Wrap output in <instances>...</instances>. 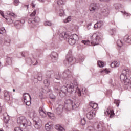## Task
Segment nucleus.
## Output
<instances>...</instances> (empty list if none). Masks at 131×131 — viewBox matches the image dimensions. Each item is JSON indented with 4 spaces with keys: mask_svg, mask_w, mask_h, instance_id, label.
Here are the masks:
<instances>
[{
    "mask_svg": "<svg viewBox=\"0 0 131 131\" xmlns=\"http://www.w3.org/2000/svg\"><path fill=\"white\" fill-rule=\"evenodd\" d=\"M24 103L26 104L27 106H30L31 105V99L25 101Z\"/></svg>",
    "mask_w": 131,
    "mask_h": 131,
    "instance_id": "c03bdc74",
    "label": "nucleus"
},
{
    "mask_svg": "<svg viewBox=\"0 0 131 131\" xmlns=\"http://www.w3.org/2000/svg\"><path fill=\"white\" fill-rule=\"evenodd\" d=\"M14 130L15 131H23L19 127H15Z\"/></svg>",
    "mask_w": 131,
    "mask_h": 131,
    "instance_id": "bf43d9fd",
    "label": "nucleus"
},
{
    "mask_svg": "<svg viewBox=\"0 0 131 131\" xmlns=\"http://www.w3.org/2000/svg\"><path fill=\"white\" fill-rule=\"evenodd\" d=\"M95 130L103 131L105 130V124L103 123H97L95 124Z\"/></svg>",
    "mask_w": 131,
    "mask_h": 131,
    "instance_id": "f8f14e48",
    "label": "nucleus"
},
{
    "mask_svg": "<svg viewBox=\"0 0 131 131\" xmlns=\"http://www.w3.org/2000/svg\"><path fill=\"white\" fill-rule=\"evenodd\" d=\"M47 115H48V116H49V117H53L54 114H53L51 112H48L47 113Z\"/></svg>",
    "mask_w": 131,
    "mask_h": 131,
    "instance_id": "4d7b16f0",
    "label": "nucleus"
},
{
    "mask_svg": "<svg viewBox=\"0 0 131 131\" xmlns=\"http://www.w3.org/2000/svg\"><path fill=\"white\" fill-rule=\"evenodd\" d=\"M90 106L93 109H97L98 108V104L94 102H91L90 103Z\"/></svg>",
    "mask_w": 131,
    "mask_h": 131,
    "instance_id": "2f4dec72",
    "label": "nucleus"
},
{
    "mask_svg": "<svg viewBox=\"0 0 131 131\" xmlns=\"http://www.w3.org/2000/svg\"><path fill=\"white\" fill-rule=\"evenodd\" d=\"M63 109H64V106L59 105V107L56 108V111L57 114H61V113L63 112Z\"/></svg>",
    "mask_w": 131,
    "mask_h": 131,
    "instance_id": "cd10ccee",
    "label": "nucleus"
},
{
    "mask_svg": "<svg viewBox=\"0 0 131 131\" xmlns=\"http://www.w3.org/2000/svg\"><path fill=\"white\" fill-rule=\"evenodd\" d=\"M114 103H115V104H116V106H117L118 107H119V104L120 103V101H119V100H118L115 99V100H114Z\"/></svg>",
    "mask_w": 131,
    "mask_h": 131,
    "instance_id": "09e8293b",
    "label": "nucleus"
},
{
    "mask_svg": "<svg viewBox=\"0 0 131 131\" xmlns=\"http://www.w3.org/2000/svg\"><path fill=\"white\" fill-rule=\"evenodd\" d=\"M78 36L76 34H73L71 36H69L68 37V41L71 46H73L74 45H75V42H76V41L77 39H78Z\"/></svg>",
    "mask_w": 131,
    "mask_h": 131,
    "instance_id": "1a4fd4ad",
    "label": "nucleus"
},
{
    "mask_svg": "<svg viewBox=\"0 0 131 131\" xmlns=\"http://www.w3.org/2000/svg\"><path fill=\"white\" fill-rule=\"evenodd\" d=\"M3 119L5 123H8L9 120H10V116L7 113L3 114Z\"/></svg>",
    "mask_w": 131,
    "mask_h": 131,
    "instance_id": "412c9836",
    "label": "nucleus"
},
{
    "mask_svg": "<svg viewBox=\"0 0 131 131\" xmlns=\"http://www.w3.org/2000/svg\"><path fill=\"white\" fill-rule=\"evenodd\" d=\"M86 123L85 119L83 118L81 120V124L82 125H84Z\"/></svg>",
    "mask_w": 131,
    "mask_h": 131,
    "instance_id": "864d4df0",
    "label": "nucleus"
},
{
    "mask_svg": "<svg viewBox=\"0 0 131 131\" xmlns=\"http://www.w3.org/2000/svg\"><path fill=\"white\" fill-rule=\"evenodd\" d=\"M120 63L119 61H114L111 64V67L112 68H115V67H119Z\"/></svg>",
    "mask_w": 131,
    "mask_h": 131,
    "instance_id": "c85d7f7f",
    "label": "nucleus"
},
{
    "mask_svg": "<svg viewBox=\"0 0 131 131\" xmlns=\"http://www.w3.org/2000/svg\"><path fill=\"white\" fill-rule=\"evenodd\" d=\"M0 14L3 18H5V19H6V20H7L8 24H12V23H13L14 19H15V18H16V17H17V15L16 14H15L14 13H12V12H11L9 11L7 12V14L9 17L8 18L5 17V16H4V12H3L2 11H0Z\"/></svg>",
    "mask_w": 131,
    "mask_h": 131,
    "instance_id": "39448f33",
    "label": "nucleus"
},
{
    "mask_svg": "<svg viewBox=\"0 0 131 131\" xmlns=\"http://www.w3.org/2000/svg\"><path fill=\"white\" fill-rule=\"evenodd\" d=\"M6 32V30L5 28H0V34H4Z\"/></svg>",
    "mask_w": 131,
    "mask_h": 131,
    "instance_id": "49530a36",
    "label": "nucleus"
},
{
    "mask_svg": "<svg viewBox=\"0 0 131 131\" xmlns=\"http://www.w3.org/2000/svg\"><path fill=\"white\" fill-rule=\"evenodd\" d=\"M59 55L58 53L56 52H52L50 54V58H51V60L52 62H57V60H58Z\"/></svg>",
    "mask_w": 131,
    "mask_h": 131,
    "instance_id": "2eb2a0df",
    "label": "nucleus"
},
{
    "mask_svg": "<svg viewBox=\"0 0 131 131\" xmlns=\"http://www.w3.org/2000/svg\"><path fill=\"white\" fill-rule=\"evenodd\" d=\"M31 6H32V8H35V5H34V3L33 2H32L31 3Z\"/></svg>",
    "mask_w": 131,
    "mask_h": 131,
    "instance_id": "69168bd1",
    "label": "nucleus"
},
{
    "mask_svg": "<svg viewBox=\"0 0 131 131\" xmlns=\"http://www.w3.org/2000/svg\"><path fill=\"white\" fill-rule=\"evenodd\" d=\"M123 45V43L122 42L121 40H117V45L118 46V47H119V48H121V47H122Z\"/></svg>",
    "mask_w": 131,
    "mask_h": 131,
    "instance_id": "a19ab883",
    "label": "nucleus"
},
{
    "mask_svg": "<svg viewBox=\"0 0 131 131\" xmlns=\"http://www.w3.org/2000/svg\"><path fill=\"white\" fill-rule=\"evenodd\" d=\"M39 97H40V99H42V93L40 94Z\"/></svg>",
    "mask_w": 131,
    "mask_h": 131,
    "instance_id": "338daca9",
    "label": "nucleus"
},
{
    "mask_svg": "<svg viewBox=\"0 0 131 131\" xmlns=\"http://www.w3.org/2000/svg\"><path fill=\"white\" fill-rule=\"evenodd\" d=\"M55 129H57V130L59 131H65V129L63 128V127H61V125L58 124L55 126Z\"/></svg>",
    "mask_w": 131,
    "mask_h": 131,
    "instance_id": "f704fd0d",
    "label": "nucleus"
},
{
    "mask_svg": "<svg viewBox=\"0 0 131 131\" xmlns=\"http://www.w3.org/2000/svg\"><path fill=\"white\" fill-rule=\"evenodd\" d=\"M14 3L15 6H18V4L19 3V0H15Z\"/></svg>",
    "mask_w": 131,
    "mask_h": 131,
    "instance_id": "680f3d73",
    "label": "nucleus"
},
{
    "mask_svg": "<svg viewBox=\"0 0 131 131\" xmlns=\"http://www.w3.org/2000/svg\"><path fill=\"white\" fill-rule=\"evenodd\" d=\"M101 13L102 16L106 17L107 15H109L110 11L109 8L107 6H104L101 9Z\"/></svg>",
    "mask_w": 131,
    "mask_h": 131,
    "instance_id": "dca6fc26",
    "label": "nucleus"
},
{
    "mask_svg": "<svg viewBox=\"0 0 131 131\" xmlns=\"http://www.w3.org/2000/svg\"><path fill=\"white\" fill-rule=\"evenodd\" d=\"M49 97L50 98V99H52V100L56 99V96L54 94H53V93L50 94Z\"/></svg>",
    "mask_w": 131,
    "mask_h": 131,
    "instance_id": "8fccbe9b",
    "label": "nucleus"
},
{
    "mask_svg": "<svg viewBox=\"0 0 131 131\" xmlns=\"http://www.w3.org/2000/svg\"><path fill=\"white\" fill-rule=\"evenodd\" d=\"M82 43H83L84 45H85L86 46H89L90 45V41H85V40H82Z\"/></svg>",
    "mask_w": 131,
    "mask_h": 131,
    "instance_id": "de8ad7c7",
    "label": "nucleus"
},
{
    "mask_svg": "<svg viewBox=\"0 0 131 131\" xmlns=\"http://www.w3.org/2000/svg\"><path fill=\"white\" fill-rule=\"evenodd\" d=\"M68 37H69V36L66 32H63L59 34V38L60 40H66V39H68Z\"/></svg>",
    "mask_w": 131,
    "mask_h": 131,
    "instance_id": "6ab92c4d",
    "label": "nucleus"
},
{
    "mask_svg": "<svg viewBox=\"0 0 131 131\" xmlns=\"http://www.w3.org/2000/svg\"><path fill=\"white\" fill-rule=\"evenodd\" d=\"M11 42V39L10 38H8L5 37L4 39V43L6 46H10V43Z\"/></svg>",
    "mask_w": 131,
    "mask_h": 131,
    "instance_id": "473e14b6",
    "label": "nucleus"
},
{
    "mask_svg": "<svg viewBox=\"0 0 131 131\" xmlns=\"http://www.w3.org/2000/svg\"><path fill=\"white\" fill-rule=\"evenodd\" d=\"M74 84L75 85V88L76 89V92L78 94V97H85V95H86V93H88V90H86V89L83 88L81 90L78 86V83H77V81L76 80H74Z\"/></svg>",
    "mask_w": 131,
    "mask_h": 131,
    "instance_id": "20e7f679",
    "label": "nucleus"
},
{
    "mask_svg": "<svg viewBox=\"0 0 131 131\" xmlns=\"http://www.w3.org/2000/svg\"><path fill=\"white\" fill-rule=\"evenodd\" d=\"M86 116L87 118L89 120L93 119L95 116H96V110H92L90 112H89Z\"/></svg>",
    "mask_w": 131,
    "mask_h": 131,
    "instance_id": "4468645a",
    "label": "nucleus"
},
{
    "mask_svg": "<svg viewBox=\"0 0 131 131\" xmlns=\"http://www.w3.org/2000/svg\"><path fill=\"white\" fill-rule=\"evenodd\" d=\"M26 62L30 65V66H31V65H34V66H35V65H37L38 62L37 61H36L35 59H31L30 58H27L26 59Z\"/></svg>",
    "mask_w": 131,
    "mask_h": 131,
    "instance_id": "f3484780",
    "label": "nucleus"
},
{
    "mask_svg": "<svg viewBox=\"0 0 131 131\" xmlns=\"http://www.w3.org/2000/svg\"><path fill=\"white\" fill-rule=\"evenodd\" d=\"M110 32L111 35H113V34H115V33H116V31L115 30H111L110 31Z\"/></svg>",
    "mask_w": 131,
    "mask_h": 131,
    "instance_id": "5fc2aeb1",
    "label": "nucleus"
},
{
    "mask_svg": "<svg viewBox=\"0 0 131 131\" xmlns=\"http://www.w3.org/2000/svg\"><path fill=\"white\" fill-rule=\"evenodd\" d=\"M36 78L39 81H41V80H42V74H41V73H38L37 74Z\"/></svg>",
    "mask_w": 131,
    "mask_h": 131,
    "instance_id": "72a5a7b5",
    "label": "nucleus"
},
{
    "mask_svg": "<svg viewBox=\"0 0 131 131\" xmlns=\"http://www.w3.org/2000/svg\"><path fill=\"white\" fill-rule=\"evenodd\" d=\"M17 122L19 125H23L25 127L26 126H30L31 125V122L29 120L26 119L24 117H20L17 118Z\"/></svg>",
    "mask_w": 131,
    "mask_h": 131,
    "instance_id": "423d86ee",
    "label": "nucleus"
},
{
    "mask_svg": "<svg viewBox=\"0 0 131 131\" xmlns=\"http://www.w3.org/2000/svg\"><path fill=\"white\" fill-rule=\"evenodd\" d=\"M4 96V100L8 102L10 101V92L7 90L4 91L3 92Z\"/></svg>",
    "mask_w": 131,
    "mask_h": 131,
    "instance_id": "aec40b11",
    "label": "nucleus"
},
{
    "mask_svg": "<svg viewBox=\"0 0 131 131\" xmlns=\"http://www.w3.org/2000/svg\"><path fill=\"white\" fill-rule=\"evenodd\" d=\"M92 26V23H90L89 24H88L87 25V29L88 30H90V29H91V27Z\"/></svg>",
    "mask_w": 131,
    "mask_h": 131,
    "instance_id": "6e6d98bb",
    "label": "nucleus"
},
{
    "mask_svg": "<svg viewBox=\"0 0 131 131\" xmlns=\"http://www.w3.org/2000/svg\"><path fill=\"white\" fill-rule=\"evenodd\" d=\"M24 54H25V52H23V53H21V56H22L23 57H25V55H24Z\"/></svg>",
    "mask_w": 131,
    "mask_h": 131,
    "instance_id": "774afa93",
    "label": "nucleus"
},
{
    "mask_svg": "<svg viewBox=\"0 0 131 131\" xmlns=\"http://www.w3.org/2000/svg\"><path fill=\"white\" fill-rule=\"evenodd\" d=\"M98 8L99 4L98 3H92L89 7V10L90 12L94 13V12H96L98 10Z\"/></svg>",
    "mask_w": 131,
    "mask_h": 131,
    "instance_id": "ddd939ff",
    "label": "nucleus"
},
{
    "mask_svg": "<svg viewBox=\"0 0 131 131\" xmlns=\"http://www.w3.org/2000/svg\"><path fill=\"white\" fill-rule=\"evenodd\" d=\"M105 114H106V113H107V114H108L109 115V114L110 115V117L111 118H112V117H113V116H114V111L113 110H108L106 112H104Z\"/></svg>",
    "mask_w": 131,
    "mask_h": 131,
    "instance_id": "b1692460",
    "label": "nucleus"
},
{
    "mask_svg": "<svg viewBox=\"0 0 131 131\" xmlns=\"http://www.w3.org/2000/svg\"><path fill=\"white\" fill-rule=\"evenodd\" d=\"M6 63L8 65H12V58L11 57H7L6 59Z\"/></svg>",
    "mask_w": 131,
    "mask_h": 131,
    "instance_id": "ea45409f",
    "label": "nucleus"
},
{
    "mask_svg": "<svg viewBox=\"0 0 131 131\" xmlns=\"http://www.w3.org/2000/svg\"><path fill=\"white\" fill-rule=\"evenodd\" d=\"M75 62L78 63V61H77L75 58L69 56V55H68L67 56V60L64 61V63L66 65H73V64H75Z\"/></svg>",
    "mask_w": 131,
    "mask_h": 131,
    "instance_id": "9d476101",
    "label": "nucleus"
},
{
    "mask_svg": "<svg viewBox=\"0 0 131 131\" xmlns=\"http://www.w3.org/2000/svg\"><path fill=\"white\" fill-rule=\"evenodd\" d=\"M24 22H25L24 20H16L14 22V25L15 26H21L24 24Z\"/></svg>",
    "mask_w": 131,
    "mask_h": 131,
    "instance_id": "393cba45",
    "label": "nucleus"
},
{
    "mask_svg": "<svg viewBox=\"0 0 131 131\" xmlns=\"http://www.w3.org/2000/svg\"><path fill=\"white\" fill-rule=\"evenodd\" d=\"M73 73L71 71H69V69H67L64 71L61 75V77L60 76V74L55 75L54 78L57 79V80H62V79H64V80H72L73 79V77L72 76Z\"/></svg>",
    "mask_w": 131,
    "mask_h": 131,
    "instance_id": "f257e3e1",
    "label": "nucleus"
},
{
    "mask_svg": "<svg viewBox=\"0 0 131 131\" xmlns=\"http://www.w3.org/2000/svg\"><path fill=\"white\" fill-rule=\"evenodd\" d=\"M59 14L60 17H62V16H63L64 15V10L62 9H60L59 10Z\"/></svg>",
    "mask_w": 131,
    "mask_h": 131,
    "instance_id": "a18cd8bd",
    "label": "nucleus"
},
{
    "mask_svg": "<svg viewBox=\"0 0 131 131\" xmlns=\"http://www.w3.org/2000/svg\"><path fill=\"white\" fill-rule=\"evenodd\" d=\"M70 21H71V18L70 17H68L64 20V23H68V22H70Z\"/></svg>",
    "mask_w": 131,
    "mask_h": 131,
    "instance_id": "3c124183",
    "label": "nucleus"
},
{
    "mask_svg": "<svg viewBox=\"0 0 131 131\" xmlns=\"http://www.w3.org/2000/svg\"><path fill=\"white\" fill-rule=\"evenodd\" d=\"M84 58L83 57H80L79 60V62H83Z\"/></svg>",
    "mask_w": 131,
    "mask_h": 131,
    "instance_id": "e2e57ef3",
    "label": "nucleus"
},
{
    "mask_svg": "<svg viewBox=\"0 0 131 131\" xmlns=\"http://www.w3.org/2000/svg\"><path fill=\"white\" fill-rule=\"evenodd\" d=\"M28 115L31 117V118L34 117L35 115V112L33 110H30L28 111Z\"/></svg>",
    "mask_w": 131,
    "mask_h": 131,
    "instance_id": "7c9ffc66",
    "label": "nucleus"
},
{
    "mask_svg": "<svg viewBox=\"0 0 131 131\" xmlns=\"http://www.w3.org/2000/svg\"><path fill=\"white\" fill-rule=\"evenodd\" d=\"M121 75H124V76H127V77H130L131 70L128 69H124L123 70Z\"/></svg>",
    "mask_w": 131,
    "mask_h": 131,
    "instance_id": "a211bd4d",
    "label": "nucleus"
},
{
    "mask_svg": "<svg viewBox=\"0 0 131 131\" xmlns=\"http://www.w3.org/2000/svg\"><path fill=\"white\" fill-rule=\"evenodd\" d=\"M121 80H123L125 85H128L129 88H131V77L130 79L128 78L127 76L124 75H121L120 76Z\"/></svg>",
    "mask_w": 131,
    "mask_h": 131,
    "instance_id": "9b49d317",
    "label": "nucleus"
},
{
    "mask_svg": "<svg viewBox=\"0 0 131 131\" xmlns=\"http://www.w3.org/2000/svg\"><path fill=\"white\" fill-rule=\"evenodd\" d=\"M97 65L99 67H104V62L101 61H98L97 62Z\"/></svg>",
    "mask_w": 131,
    "mask_h": 131,
    "instance_id": "37998d69",
    "label": "nucleus"
},
{
    "mask_svg": "<svg viewBox=\"0 0 131 131\" xmlns=\"http://www.w3.org/2000/svg\"><path fill=\"white\" fill-rule=\"evenodd\" d=\"M24 102H26V101H28L29 100H31V96L28 93H24L23 95Z\"/></svg>",
    "mask_w": 131,
    "mask_h": 131,
    "instance_id": "4be33fe9",
    "label": "nucleus"
},
{
    "mask_svg": "<svg viewBox=\"0 0 131 131\" xmlns=\"http://www.w3.org/2000/svg\"><path fill=\"white\" fill-rule=\"evenodd\" d=\"M57 3L59 6H61V5H64L65 4V1L64 0H58Z\"/></svg>",
    "mask_w": 131,
    "mask_h": 131,
    "instance_id": "79ce46f5",
    "label": "nucleus"
},
{
    "mask_svg": "<svg viewBox=\"0 0 131 131\" xmlns=\"http://www.w3.org/2000/svg\"><path fill=\"white\" fill-rule=\"evenodd\" d=\"M47 78L44 80L43 83L46 86H49L50 85V80Z\"/></svg>",
    "mask_w": 131,
    "mask_h": 131,
    "instance_id": "4c0bfd02",
    "label": "nucleus"
},
{
    "mask_svg": "<svg viewBox=\"0 0 131 131\" xmlns=\"http://www.w3.org/2000/svg\"><path fill=\"white\" fill-rule=\"evenodd\" d=\"M67 105H71L72 109L75 110V109L79 107L80 102L77 101L73 102V101L71 100V99H67L65 102L64 106H67Z\"/></svg>",
    "mask_w": 131,
    "mask_h": 131,
    "instance_id": "6e6552de",
    "label": "nucleus"
},
{
    "mask_svg": "<svg viewBox=\"0 0 131 131\" xmlns=\"http://www.w3.org/2000/svg\"><path fill=\"white\" fill-rule=\"evenodd\" d=\"M101 34L99 33H95L90 35L91 43L93 46H97L99 45V42L101 41Z\"/></svg>",
    "mask_w": 131,
    "mask_h": 131,
    "instance_id": "7ed1b4c3",
    "label": "nucleus"
},
{
    "mask_svg": "<svg viewBox=\"0 0 131 131\" xmlns=\"http://www.w3.org/2000/svg\"><path fill=\"white\" fill-rule=\"evenodd\" d=\"M74 88L75 85H74V82L73 83H70L67 84V86H63L61 88V91L59 92V96L60 97H65L66 96V93H73L74 92Z\"/></svg>",
    "mask_w": 131,
    "mask_h": 131,
    "instance_id": "f03ea898",
    "label": "nucleus"
},
{
    "mask_svg": "<svg viewBox=\"0 0 131 131\" xmlns=\"http://www.w3.org/2000/svg\"><path fill=\"white\" fill-rule=\"evenodd\" d=\"M110 72V71H109L108 69H105L104 70H102L100 71V73H102V74H105V73L106 74H108V73H109Z\"/></svg>",
    "mask_w": 131,
    "mask_h": 131,
    "instance_id": "58836bf2",
    "label": "nucleus"
},
{
    "mask_svg": "<svg viewBox=\"0 0 131 131\" xmlns=\"http://www.w3.org/2000/svg\"><path fill=\"white\" fill-rule=\"evenodd\" d=\"M44 25L45 26H52L53 25V24L51 21L47 20L44 22Z\"/></svg>",
    "mask_w": 131,
    "mask_h": 131,
    "instance_id": "e433bc0d",
    "label": "nucleus"
},
{
    "mask_svg": "<svg viewBox=\"0 0 131 131\" xmlns=\"http://www.w3.org/2000/svg\"><path fill=\"white\" fill-rule=\"evenodd\" d=\"M45 112L43 111V110L42 109V107H40L39 109V113H41V112Z\"/></svg>",
    "mask_w": 131,
    "mask_h": 131,
    "instance_id": "0e129e2a",
    "label": "nucleus"
},
{
    "mask_svg": "<svg viewBox=\"0 0 131 131\" xmlns=\"http://www.w3.org/2000/svg\"><path fill=\"white\" fill-rule=\"evenodd\" d=\"M123 14L124 16H126V17H130V14L127 13L126 12H124Z\"/></svg>",
    "mask_w": 131,
    "mask_h": 131,
    "instance_id": "13d9d810",
    "label": "nucleus"
},
{
    "mask_svg": "<svg viewBox=\"0 0 131 131\" xmlns=\"http://www.w3.org/2000/svg\"><path fill=\"white\" fill-rule=\"evenodd\" d=\"M104 25V22L102 21H98L96 24L94 25V28L97 29V28H101L102 26Z\"/></svg>",
    "mask_w": 131,
    "mask_h": 131,
    "instance_id": "5701e85b",
    "label": "nucleus"
},
{
    "mask_svg": "<svg viewBox=\"0 0 131 131\" xmlns=\"http://www.w3.org/2000/svg\"><path fill=\"white\" fill-rule=\"evenodd\" d=\"M53 73H54V72L53 71H48L46 73V78H51V76Z\"/></svg>",
    "mask_w": 131,
    "mask_h": 131,
    "instance_id": "c9c22d12",
    "label": "nucleus"
},
{
    "mask_svg": "<svg viewBox=\"0 0 131 131\" xmlns=\"http://www.w3.org/2000/svg\"><path fill=\"white\" fill-rule=\"evenodd\" d=\"M124 40L125 41V42H127L128 43H131V35H126L124 37Z\"/></svg>",
    "mask_w": 131,
    "mask_h": 131,
    "instance_id": "bb28decb",
    "label": "nucleus"
},
{
    "mask_svg": "<svg viewBox=\"0 0 131 131\" xmlns=\"http://www.w3.org/2000/svg\"><path fill=\"white\" fill-rule=\"evenodd\" d=\"M36 10H35L30 14V18L28 20L29 24H35V23H38L39 22V18L36 17Z\"/></svg>",
    "mask_w": 131,
    "mask_h": 131,
    "instance_id": "0eeeda50",
    "label": "nucleus"
},
{
    "mask_svg": "<svg viewBox=\"0 0 131 131\" xmlns=\"http://www.w3.org/2000/svg\"><path fill=\"white\" fill-rule=\"evenodd\" d=\"M53 127V125L49 122L45 125V129L47 131H50Z\"/></svg>",
    "mask_w": 131,
    "mask_h": 131,
    "instance_id": "a878e982",
    "label": "nucleus"
},
{
    "mask_svg": "<svg viewBox=\"0 0 131 131\" xmlns=\"http://www.w3.org/2000/svg\"><path fill=\"white\" fill-rule=\"evenodd\" d=\"M54 91H55V92H59V90H60V88L59 87L55 86L54 88Z\"/></svg>",
    "mask_w": 131,
    "mask_h": 131,
    "instance_id": "052dcab7",
    "label": "nucleus"
},
{
    "mask_svg": "<svg viewBox=\"0 0 131 131\" xmlns=\"http://www.w3.org/2000/svg\"><path fill=\"white\" fill-rule=\"evenodd\" d=\"M40 115H41V116H42V117H46L47 116V114L45 112H42L40 113Z\"/></svg>",
    "mask_w": 131,
    "mask_h": 131,
    "instance_id": "603ef678",
    "label": "nucleus"
},
{
    "mask_svg": "<svg viewBox=\"0 0 131 131\" xmlns=\"http://www.w3.org/2000/svg\"><path fill=\"white\" fill-rule=\"evenodd\" d=\"M34 127L36 128V129H39V128H40V127L41 126V125H40V123L36 121H34Z\"/></svg>",
    "mask_w": 131,
    "mask_h": 131,
    "instance_id": "c756f323",
    "label": "nucleus"
}]
</instances>
